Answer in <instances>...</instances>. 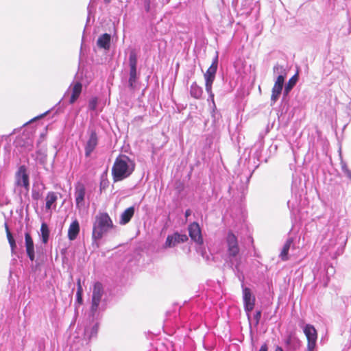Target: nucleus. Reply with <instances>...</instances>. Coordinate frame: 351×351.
Here are the masks:
<instances>
[{
  "instance_id": "1",
  "label": "nucleus",
  "mask_w": 351,
  "mask_h": 351,
  "mask_svg": "<svg viewBox=\"0 0 351 351\" xmlns=\"http://www.w3.org/2000/svg\"><path fill=\"white\" fill-rule=\"evenodd\" d=\"M135 165L125 155L118 156L112 168V175L114 182L123 180L130 176L134 170Z\"/></svg>"
},
{
  "instance_id": "2",
  "label": "nucleus",
  "mask_w": 351,
  "mask_h": 351,
  "mask_svg": "<svg viewBox=\"0 0 351 351\" xmlns=\"http://www.w3.org/2000/svg\"><path fill=\"white\" fill-rule=\"evenodd\" d=\"M113 227L112 221L109 215L106 213H101L95 217L93 224L92 237L95 241L102 238L104 234Z\"/></svg>"
},
{
  "instance_id": "3",
  "label": "nucleus",
  "mask_w": 351,
  "mask_h": 351,
  "mask_svg": "<svg viewBox=\"0 0 351 351\" xmlns=\"http://www.w3.org/2000/svg\"><path fill=\"white\" fill-rule=\"evenodd\" d=\"M218 67V53L216 52V56L213 60L211 65L206 70L204 74L205 79V88L208 94L210 95L212 101H214V94L212 91L213 82L215 79V75Z\"/></svg>"
},
{
  "instance_id": "4",
  "label": "nucleus",
  "mask_w": 351,
  "mask_h": 351,
  "mask_svg": "<svg viewBox=\"0 0 351 351\" xmlns=\"http://www.w3.org/2000/svg\"><path fill=\"white\" fill-rule=\"evenodd\" d=\"M15 184L19 187H23L26 192L29 189V179L27 168L25 165L19 167L15 173Z\"/></svg>"
},
{
  "instance_id": "5",
  "label": "nucleus",
  "mask_w": 351,
  "mask_h": 351,
  "mask_svg": "<svg viewBox=\"0 0 351 351\" xmlns=\"http://www.w3.org/2000/svg\"><path fill=\"white\" fill-rule=\"evenodd\" d=\"M227 252L230 258L236 257L240 252L237 237L232 232H229L226 237Z\"/></svg>"
},
{
  "instance_id": "6",
  "label": "nucleus",
  "mask_w": 351,
  "mask_h": 351,
  "mask_svg": "<svg viewBox=\"0 0 351 351\" xmlns=\"http://www.w3.org/2000/svg\"><path fill=\"white\" fill-rule=\"evenodd\" d=\"M104 294V287L101 282H96L93 285L91 311L95 312L99 305L101 298Z\"/></svg>"
},
{
  "instance_id": "7",
  "label": "nucleus",
  "mask_w": 351,
  "mask_h": 351,
  "mask_svg": "<svg viewBox=\"0 0 351 351\" xmlns=\"http://www.w3.org/2000/svg\"><path fill=\"white\" fill-rule=\"evenodd\" d=\"M136 64H137V56L136 53L132 51L130 53L129 57V65H130V78H129V86L132 89L135 87L136 82Z\"/></svg>"
},
{
  "instance_id": "8",
  "label": "nucleus",
  "mask_w": 351,
  "mask_h": 351,
  "mask_svg": "<svg viewBox=\"0 0 351 351\" xmlns=\"http://www.w3.org/2000/svg\"><path fill=\"white\" fill-rule=\"evenodd\" d=\"M304 332L308 341V350L309 351H313L316 346V341L317 338V330L313 326L306 324L304 328Z\"/></svg>"
},
{
  "instance_id": "9",
  "label": "nucleus",
  "mask_w": 351,
  "mask_h": 351,
  "mask_svg": "<svg viewBox=\"0 0 351 351\" xmlns=\"http://www.w3.org/2000/svg\"><path fill=\"white\" fill-rule=\"evenodd\" d=\"M86 187L82 182H77L75 185V197L76 207L81 209L85 206Z\"/></svg>"
},
{
  "instance_id": "10",
  "label": "nucleus",
  "mask_w": 351,
  "mask_h": 351,
  "mask_svg": "<svg viewBox=\"0 0 351 351\" xmlns=\"http://www.w3.org/2000/svg\"><path fill=\"white\" fill-rule=\"evenodd\" d=\"M243 295L245 311L247 312V316L250 317V313L254 308L256 299L248 287L243 288Z\"/></svg>"
},
{
  "instance_id": "11",
  "label": "nucleus",
  "mask_w": 351,
  "mask_h": 351,
  "mask_svg": "<svg viewBox=\"0 0 351 351\" xmlns=\"http://www.w3.org/2000/svg\"><path fill=\"white\" fill-rule=\"evenodd\" d=\"M286 73L278 76L271 90V100L274 104L279 98L284 85Z\"/></svg>"
},
{
  "instance_id": "12",
  "label": "nucleus",
  "mask_w": 351,
  "mask_h": 351,
  "mask_svg": "<svg viewBox=\"0 0 351 351\" xmlns=\"http://www.w3.org/2000/svg\"><path fill=\"white\" fill-rule=\"evenodd\" d=\"M188 241V237L185 234L174 232L171 235H168L166 239L165 245L168 247H173L178 244L184 243Z\"/></svg>"
},
{
  "instance_id": "13",
  "label": "nucleus",
  "mask_w": 351,
  "mask_h": 351,
  "mask_svg": "<svg viewBox=\"0 0 351 351\" xmlns=\"http://www.w3.org/2000/svg\"><path fill=\"white\" fill-rule=\"evenodd\" d=\"M189 233L191 239L197 244L203 243V238L201 233V229L199 224L193 222L189 226Z\"/></svg>"
},
{
  "instance_id": "14",
  "label": "nucleus",
  "mask_w": 351,
  "mask_h": 351,
  "mask_svg": "<svg viewBox=\"0 0 351 351\" xmlns=\"http://www.w3.org/2000/svg\"><path fill=\"white\" fill-rule=\"evenodd\" d=\"M98 144V137L95 130H92L88 140L85 145V156L88 157Z\"/></svg>"
},
{
  "instance_id": "15",
  "label": "nucleus",
  "mask_w": 351,
  "mask_h": 351,
  "mask_svg": "<svg viewBox=\"0 0 351 351\" xmlns=\"http://www.w3.org/2000/svg\"><path fill=\"white\" fill-rule=\"evenodd\" d=\"M25 245L28 258L30 261H34L35 260L34 244L33 239L28 232L25 233Z\"/></svg>"
},
{
  "instance_id": "16",
  "label": "nucleus",
  "mask_w": 351,
  "mask_h": 351,
  "mask_svg": "<svg viewBox=\"0 0 351 351\" xmlns=\"http://www.w3.org/2000/svg\"><path fill=\"white\" fill-rule=\"evenodd\" d=\"M70 89L71 91V95L69 99V104H73L79 98L82 93V84L80 82H75L71 85Z\"/></svg>"
},
{
  "instance_id": "17",
  "label": "nucleus",
  "mask_w": 351,
  "mask_h": 351,
  "mask_svg": "<svg viewBox=\"0 0 351 351\" xmlns=\"http://www.w3.org/2000/svg\"><path fill=\"white\" fill-rule=\"evenodd\" d=\"M58 200L57 193L53 191L48 192L45 197V208L47 210H50L52 208H56V203Z\"/></svg>"
},
{
  "instance_id": "18",
  "label": "nucleus",
  "mask_w": 351,
  "mask_h": 351,
  "mask_svg": "<svg viewBox=\"0 0 351 351\" xmlns=\"http://www.w3.org/2000/svg\"><path fill=\"white\" fill-rule=\"evenodd\" d=\"M293 243V238H289L286 242L285 243L282 250L279 254V257L280 258L281 261H287L289 260V251L290 250V247L291 245Z\"/></svg>"
},
{
  "instance_id": "19",
  "label": "nucleus",
  "mask_w": 351,
  "mask_h": 351,
  "mask_svg": "<svg viewBox=\"0 0 351 351\" xmlns=\"http://www.w3.org/2000/svg\"><path fill=\"white\" fill-rule=\"evenodd\" d=\"M80 232V225L77 220L73 221L69 226L68 230V237L69 240H75Z\"/></svg>"
},
{
  "instance_id": "20",
  "label": "nucleus",
  "mask_w": 351,
  "mask_h": 351,
  "mask_svg": "<svg viewBox=\"0 0 351 351\" xmlns=\"http://www.w3.org/2000/svg\"><path fill=\"white\" fill-rule=\"evenodd\" d=\"M111 36L109 34L105 33L100 36L97 40V45L100 48L109 49Z\"/></svg>"
},
{
  "instance_id": "21",
  "label": "nucleus",
  "mask_w": 351,
  "mask_h": 351,
  "mask_svg": "<svg viewBox=\"0 0 351 351\" xmlns=\"http://www.w3.org/2000/svg\"><path fill=\"white\" fill-rule=\"evenodd\" d=\"M134 214L133 206L128 208L121 215L120 223L122 225L128 223Z\"/></svg>"
},
{
  "instance_id": "22",
  "label": "nucleus",
  "mask_w": 351,
  "mask_h": 351,
  "mask_svg": "<svg viewBox=\"0 0 351 351\" xmlns=\"http://www.w3.org/2000/svg\"><path fill=\"white\" fill-rule=\"evenodd\" d=\"M4 228L6 232L7 239L11 248V251L12 252H14L16 248L15 239H14L13 235L10 230L8 224L6 222L4 223Z\"/></svg>"
},
{
  "instance_id": "23",
  "label": "nucleus",
  "mask_w": 351,
  "mask_h": 351,
  "mask_svg": "<svg viewBox=\"0 0 351 351\" xmlns=\"http://www.w3.org/2000/svg\"><path fill=\"white\" fill-rule=\"evenodd\" d=\"M191 95L195 99H200L203 95L202 88L197 84L196 82L192 84L190 90Z\"/></svg>"
},
{
  "instance_id": "24",
  "label": "nucleus",
  "mask_w": 351,
  "mask_h": 351,
  "mask_svg": "<svg viewBox=\"0 0 351 351\" xmlns=\"http://www.w3.org/2000/svg\"><path fill=\"white\" fill-rule=\"evenodd\" d=\"M41 239L44 244L48 242L50 231L46 223H43L40 226Z\"/></svg>"
},
{
  "instance_id": "25",
  "label": "nucleus",
  "mask_w": 351,
  "mask_h": 351,
  "mask_svg": "<svg viewBox=\"0 0 351 351\" xmlns=\"http://www.w3.org/2000/svg\"><path fill=\"white\" fill-rule=\"evenodd\" d=\"M298 81V76L295 75L292 76L288 81L287 84L285 85L284 89V93L285 95H287L291 90L293 88Z\"/></svg>"
},
{
  "instance_id": "26",
  "label": "nucleus",
  "mask_w": 351,
  "mask_h": 351,
  "mask_svg": "<svg viewBox=\"0 0 351 351\" xmlns=\"http://www.w3.org/2000/svg\"><path fill=\"white\" fill-rule=\"evenodd\" d=\"M98 104V99L96 97H92L88 102V108L90 110H95Z\"/></svg>"
},
{
  "instance_id": "27",
  "label": "nucleus",
  "mask_w": 351,
  "mask_h": 351,
  "mask_svg": "<svg viewBox=\"0 0 351 351\" xmlns=\"http://www.w3.org/2000/svg\"><path fill=\"white\" fill-rule=\"evenodd\" d=\"M295 340H296V338L294 337V335L293 333H290L288 335L287 337L286 338L285 342L287 346L291 345Z\"/></svg>"
},
{
  "instance_id": "28",
  "label": "nucleus",
  "mask_w": 351,
  "mask_h": 351,
  "mask_svg": "<svg viewBox=\"0 0 351 351\" xmlns=\"http://www.w3.org/2000/svg\"><path fill=\"white\" fill-rule=\"evenodd\" d=\"M82 293L83 290H77L76 293V300L77 302L80 305L82 304L83 299H82Z\"/></svg>"
},
{
  "instance_id": "29",
  "label": "nucleus",
  "mask_w": 351,
  "mask_h": 351,
  "mask_svg": "<svg viewBox=\"0 0 351 351\" xmlns=\"http://www.w3.org/2000/svg\"><path fill=\"white\" fill-rule=\"evenodd\" d=\"M261 317V311H258L254 315V319H256L257 324L259 322Z\"/></svg>"
},
{
  "instance_id": "30",
  "label": "nucleus",
  "mask_w": 351,
  "mask_h": 351,
  "mask_svg": "<svg viewBox=\"0 0 351 351\" xmlns=\"http://www.w3.org/2000/svg\"><path fill=\"white\" fill-rule=\"evenodd\" d=\"M40 195L38 192H33L32 193V198L34 200H38L40 199Z\"/></svg>"
},
{
  "instance_id": "31",
  "label": "nucleus",
  "mask_w": 351,
  "mask_h": 351,
  "mask_svg": "<svg viewBox=\"0 0 351 351\" xmlns=\"http://www.w3.org/2000/svg\"><path fill=\"white\" fill-rule=\"evenodd\" d=\"M77 290H83V289H82V285H81V279H80V278H79V279L77 280Z\"/></svg>"
},
{
  "instance_id": "32",
  "label": "nucleus",
  "mask_w": 351,
  "mask_h": 351,
  "mask_svg": "<svg viewBox=\"0 0 351 351\" xmlns=\"http://www.w3.org/2000/svg\"><path fill=\"white\" fill-rule=\"evenodd\" d=\"M268 350V348H267V346L266 343H264L263 345L261 346L259 351H267Z\"/></svg>"
},
{
  "instance_id": "33",
  "label": "nucleus",
  "mask_w": 351,
  "mask_h": 351,
  "mask_svg": "<svg viewBox=\"0 0 351 351\" xmlns=\"http://www.w3.org/2000/svg\"><path fill=\"white\" fill-rule=\"evenodd\" d=\"M279 70H282V66H278V65H276V66H274V72L278 71Z\"/></svg>"
},
{
  "instance_id": "34",
  "label": "nucleus",
  "mask_w": 351,
  "mask_h": 351,
  "mask_svg": "<svg viewBox=\"0 0 351 351\" xmlns=\"http://www.w3.org/2000/svg\"><path fill=\"white\" fill-rule=\"evenodd\" d=\"M191 215V210L189 209L186 210L185 212V217H188Z\"/></svg>"
},
{
  "instance_id": "35",
  "label": "nucleus",
  "mask_w": 351,
  "mask_h": 351,
  "mask_svg": "<svg viewBox=\"0 0 351 351\" xmlns=\"http://www.w3.org/2000/svg\"><path fill=\"white\" fill-rule=\"evenodd\" d=\"M275 351H283V350L281 347L277 346L275 349Z\"/></svg>"
},
{
  "instance_id": "36",
  "label": "nucleus",
  "mask_w": 351,
  "mask_h": 351,
  "mask_svg": "<svg viewBox=\"0 0 351 351\" xmlns=\"http://www.w3.org/2000/svg\"><path fill=\"white\" fill-rule=\"evenodd\" d=\"M106 3H109L112 0H104Z\"/></svg>"
},
{
  "instance_id": "37",
  "label": "nucleus",
  "mask_w": 351,
  "mask_h": 351,
  "mask_svg": "<svg viewBox=\"0 0 351 351\" xmlns=\"http://www.w3.org/2000/svg\"><path fill=\"white\" fill-rule=\"evenodd\" d=\"M45 114H46V113H44L43 114H42V115H40V117H38V118H40V117H44ZM36 119H38V117H37Z\"/></svg>"
}]
</instances>
